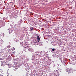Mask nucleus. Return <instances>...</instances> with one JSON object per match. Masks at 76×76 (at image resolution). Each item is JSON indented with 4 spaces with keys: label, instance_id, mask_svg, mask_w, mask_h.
<instances>
[{
    "label": "nucleus",
    "instance_id": "1",
    "mask_svg": "<svg viewBox=\"0 0 76 76\" xmlns=\"http://www.w3.org/2000/svg\"><path fill=\"white\" fill-rule=\"evenodd\" d=\"M73 70L71 68H67L66 69V72H68L69 73H72V72Z\"/></svg>",
    "mask_w": 76,
    "mask_h": 76
},
{
    "label": "nucleus",
    "instance_id": "2",
    "mask_svg": "<svg viewBox=\"0 0 76 76\" xmlns=\"http://www.w3.org/2000/svg\"><path fill=\"white\" fill-rule=\"evenodd\" d=\"M37 42H39V41H40V38H39V36H37Z\"/></svg>",
    "mask_w": 76,
    "mask_h": 76
},
{
    "label": "nucleus",
    "instance_id": "3",
    "mask_svg": "<svg viewBox=\"0 0 76 76\" xmlns=\"http://www.w3.org/2000/svg\"><path fill=\"white\" fill-rule=\"evenodd\" d=\"M8 53H10V54L12 53V51L10 50L9 49L8 50Z\"/></svg>",
    "mask_w": 76,
    "mask_h": 76
},
{
    "label": "nucleus",
    "instance_id": "4",
    "mask_svg": "<svg viewBox=\"0 0 76 76\" xmlns=\"http://www.w3.org/2000/svg\"><path fill=\"white\" fill-rule=\"evenodd\" d=\"M30 31H32V30H33V27H30Z\"/></svg>",
    "mask_w": 76,
    "mask_h": 76
},
{
    "label": "nucleus",
    "instance_id": "5",
    "mask_svg": "<svg viewBox=\"0 0 76 76\" xmlns=\"http://www.w3.org/2000/svg\"><path fill=\"white\" fill-rule=\"evenodd\" d=\"M52 50L53 51H55V49H54V48H53V49H52Z\"/></svg>",
    "mask_w": 76,
    "mask_h": 76
},
{
    "label": "nucleus",
    "instance_id": "6",
    "mask_svg": "<svg viewBox=\"0 0 76 76\" xmlns=\"http://www.w3.org/2000/svg\"><path fill=\"white\" fill-rule=\"evenodd\" d=\"M12 31H11V32L10 31L9 32V34H11V33H12Z\"/></svg>",
    "mask_w": 76,
    "mask_h": 76
},
{
    "label": "nucleus",
    "instance_id": "7",
    "mask_svg": "<svg viewBox=\"0 0 76 76\" xmlns=\"http://www.w3.org/2000/svg\"><path fill=\"white\" fill-rule=\"evenodd\" d=\"M15 50V48H13L12 49V50L13 51Z\"/></svg>",
    "mask_w": 76,
    "mask_h": 76
},
{
    "label": "nucleus",
    "instance_id": "8",
    "mask_svg": "<svg viewBox=\"0 0 76 76\" xmlns=\"http://www.w3.org/2000/svg\"><path fill=\"white\" fill-rule=\"evenodd\" d=\"M19 25H21V22H20V23L19 24Z\"/></svg>",
    "mask_w": 76,
    "mask_h": 76
},
{
    "label": "nucleus",
    "instance_id": "9",
    "mask_svg": "<svg viewBox=\"0 0 76 76\" xmlns=\"http://www.w3.org/2000/svg\"><path fill=\"white\" fill-rule=\"evenodd\" d=\"M0 76H3V75H2L0 74Z\"/></svg>",
    "mask_w": 76,
    "mask_h": 76
},
{
    "label": "nucleus",
    "instance_id": "10",
    "mask_svg": "<svg viewBox=\"0 0 76 76\" xmlns=\"http://www.w3.org/2000/svg\"><path fill=\"white\" fill-rule=\"evenodd\" d=\"M31 50V49H30V48H29V49H28V50Z\"/></svg>",
    "mask_w": 76,
    "mask_h": 76
},
{
    "label": "nucleus",
    "instance_id": "11",
    "mask_svg": "<svg viewBox=\"0 0 76 76\" xmlns=\"http://www.w3.org/2000/svg\"><path fill=\"white\" fill-rule=\"evenodd\" d=\"M0 60H1V58H0Z\"/></svg>",
    "mask_w": 76,
    "mask_h": 76
},
{
    "label": "nucleus",
    "instance_id": "12",
    "mask_svg": "<svg viewBox=\"0 0 76 76\" xmlns=\"http://www.w3.org/2000/svg\"><path fill=\"white\" fill-rule=\"evenodd\" d=\"M31 53H32V52H33L32 51H31Z\"/></svg>",
    "mask_w": 76,
    "mask_h": 76
}]
</instances>
